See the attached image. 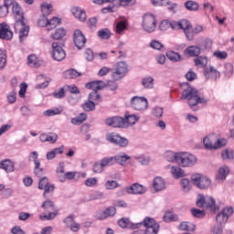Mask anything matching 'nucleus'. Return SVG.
<instances>
[{
	"mask_svg": "<svg viewBox=\"0 0 234 234\" xmlns=\"http://www.w3.org/2000/svg\"><path fill=\"white\" fill-rule=\"evenodd\" d=\"M38 189H44V196L54 191V185L48 184V178L43 177L38 183Z\"/></svg>",
	"mask_w": 234,
	"mask_h": 234,
	"instance_id": "obj_18",
	"label": "nucleus"
},
{
	"mask_svg": "<svg viewBox=\"0 0 234 234\" xmlns=\"http://www.w3.org/2000/svg\"><path fill=\"white\" fill-rule=\"evenodd\" d=\"M171 174L174 178H183L184 176V170L178 166H172L171 167Z\"/></svg>",
	"mask_w": 234,
	"mask_h": 234,
	"instance_id": "obj_41",
	"label": "nucleus"
},
{
	"mask_svg": "<svg viewBox=\"0 0 234 234\" xmlns=\"http://www.w3.org/2000/svg\"><path fill=\"white\" fill-rule=\"evenodd\" d=\"M67 57V53L58 42L52 43V58L55 61H63Z\"/></svg>",
	"mask_w": 234,
	"mask_h": 234,
	"instance_id": "obj_10",
	"label": "nucleus"
},
{
	"mask_svg": "<svg viewBox=\"0 0 234 234\" xmlns=\"http://www.w3.org/2000/svg\"><path fill=\"white\" fill-rule=\"evenodd\" d=\"M150 47L154 48V50H162L164 48V44H161L158 40H153L150 43Z\"/></svg>",
	"mask_w": 234,
	"mask_h": 234,
	"instance_id": "obj_62",
	"label": "nucleus"
},
{
	"mask_svg": "<svg viewBox=\"0 0 234 234\" xmlns=\"http://www.w3.org/2000/svg\"><path fill=\"white\" fill-rule=\"evenodd\" d=\"M224 73L226 76H228V78L233 76V65L230 63L226 64Z\"/></svg>",
	"mask_w": 234,
	"mask_h": 234,
	"instance_id": "obj_63",
	"label": "nucleus"
},
{
	"mask_svg": "<svg viewBox=\"0 0 234 234\" xmlns=\"http://www.w3.org/2000/svg\"><path fill=\"white\" fill-rule=\"evenodd\" d=\"M106 125L119 129H125L127 127V121L121 116H113L105 120Z\"/></svg>",
	"mask_w": 234,
	"mask_h": 234,
	"instance_id": "obj_8",
	"label": "nucleus"
},
{
	"mask_svg": "<svg viewBox=\"0 0 234 234\" xmlns=\"http://www.w3.org/2000/svg\"><path fill=\"white\" fill-rule=\"evenodd\" d=\"M212 231L215 234L224 233V225L223 224H218V223L216 222V225L214 226Z\"/></svg>",
	"mask_w": 234,
	"mask_h": 234,
	"instance_id": "obj_61",
	"label": "nucleus"
},
{
	"mask_svg": "<svg viewBox=\"0 0 234 234\" xmlns=\"http://www.w3.org/2000/svg\"><path fill=\"white\" fill-rule=\"evenodd\" d=\"M127 20L119 21L115 27L116 34H122L123 32H125V30H127Z\"/></svg>",
	"mask_w": 234,
	"mask_h": 234,
	"instance_id": "obj_34",
	"label": "nucleus"
},
{
	"mask_svg": "<svg viewBox=\"0 0 234 234\" xmlns=\"http://www.w3.org/2000/svg\"><path fill=\"white\" fill-rule=\"evenodd\" d=\"M129 72V66L123 61L117 62L112 69V78L114 81H120Z\"/></svg>",
	"mask_w": 234,
	"mask_h": 234,
	"instance_id": "obj_3",
	"label": "nucleus"
},
{
	"mask_svg": "<svg viewBox=\"0 0 234 234\" xmlns=\"http://www.w3.org/2000/svg\"><path fill=\"white\" fill-rule=\"evenodd\" d=\"M206 78L207 80H214L216 81V80L220 78V72H218V70H217V69L214 67L210 66L207 68Z\"/></svg>",
	"mask_w": 234,
	"mask_h": 234,
	"instance_id": "obj_21",
	"label": "nucleus"
},
{
	"mask_svg": "<svg viewBox=\"0 0 234 234\" xmlns=\"http://www.w3.org/2000/svg\"><path fill=\"white\" fill-rule=\"evenodd\" d=\"M43 209H45L48 214L40 215V220H52V218H56V215L58 212H51L56 211V207H54V203L52 201H45L42 204Z\"/></svg>",
	"mask_w": 234,
	"mask_h": 234,
	"instance_id": "obj_6",
	"label": "nucleus"
},
{
	"mask_svg": "<svg viewBox=\"0 0 234 234\" xmlns=\"http://www.w3.org/2000/svg\"><path fill=\"white\" fill-rule=\"evenodd\" d=\"M13 16L15 17V24H14V29L19 30L23 27V25L25 23V14L23 11L13 13Z\"/></svg>",
	"mask_w": 234,
	"mask_h": 234,
	"instance_id": "obj_17",
	"label": "nucleus"
},
{
	"mask_svg": "<svg viewBox=\"0 0 234 234\" xmlns=\"http://www.w3.org/2000/svg\"><path fill=\"white\" fill-rule=\"evenodd\" d=\"M72 16L79 21H87V13L81 7L74 6L70 9Z\"/></svg>",
	"mask_w": 234,
	"mask_h": 234,
	"instance_id": "obj_16",
	"label": "nucleus"
},
{
	"mask_svg": "<svg viewBox=\"0 0 234 234\" xmlns=\"http://www.w3.org/2000/svg\"><path fill=\"white\" fill-rule=\"evenodd\" d=\"M180 154V153H176L175 154L172 151H167L165 153V160H167V162H176V164H178V155Z\"/></svg>",
	"mask_w": 234,
	"mask_h": 234,
	"instance_id": "obj_33",
	"label": "nucleus"
},
{
	"mask_svg": "<svg viewBox=\"0 0 234 234\" xmlns=\"http://www.w3.org/2000/svg\"><path fill=\"white\" fill-rule=\"evenodd\" d=\"M143 29L145 32H154L156 29V16L151 13H147L143 16Z\"/></svg>",
	"mask_w": 234,
	"mask_h": 234,
	"instance_id": "obj_5",
	"label": "nucleus"
},
{
	"mask_svg": "<svg viewBox=\"0 0 234 234\" xmlns=\"http://www.w3.org/2000/svg\"><path fill=\"white\" fill-rule=\"evenodd\" d=\"M59 23H61V19L58 17H53L50 20H48V30H54Z\"/></svg>",
	"mask_w": 234,
	"mask_h": 234,
	"instance_id": "obj_43",
	"label": "nucleus"
},
{
	"mask_svg": "<svg viewBox=\"0 0 234 234\" xmlns=\"http://www.w3.org/2000/svg\"><path fill=\"white\" fill-rule=\"evenodd\" d=\"M57 176L60 182H65V166L63 164H59L57 167Z\"/></svg>",
	"mask_w": 234,
	"mask_h": 234,
	"instance_id": "obj_44",
	"label": "nucleus"
},
{
	"mask_svg": "<svg viewBox=\"0 0 234 234\" xmlns=\"http://www.w3.org/2000/svg\"><path fill=\"white\" fill-rule=\"evenodd\" d=\"M144 228H157V229H160V225H158V223H156V220H154V218H151L149 217H146L143 223Z\"/></svg>",
	"mask_w": 234,
	"mask_h": 234,
	"instance_id": "obj_29",
	"label": "nucleus"
},
{
	"mask_svg": "<svg viewBox=\"0 0 234 234\" xmlns=\"http://www.w3.org/2000/svg\"><path fill=\"white\" fill-rule=\"evenodd\" d=\"M105 187L108 190L116 189V187H118V182H116L114 180L107 181L105 184Z\"/></svg>",
	"mask_w": 234,
	"mask_h": 234,
	"instance_id": "obj_64",
	"label": "nucleus"
},
{
	"mask_svg": "<svg viewBox=\"0 0 234 234\" xmlns=\"http://www.w3.org/2000/svg\"><path fill=\"white\" fill-rule=\"evenodd\" d=\"M177 164L182 167H191L197 164V156L189 153L181 152L177 155Z\"/></svg>",
	"mask_w": 234,
	"mask_h": 234,
	"instance_id": "obj_4",
	"label": "nucleus"
},
{
	"mask_svg": "<svg viewBox=\"0 0 234 234\" xmlns=\"http://www.w3.org/2000/svg\"><path fill=\"white\" fill-rule=\"evenodd\" d=\"M166 57L168 58V59H170V61H180V54H178L177 52L175 51H169L166 53Z\"/></svg>",
	"mask_w": 234,
	"mask_h": 234,
	"instance_id": "obj_52",
	"label": "nucleus"
},
{
	"mask_svg": "<svg viewBox=\"0 0 234 234\" xmlns=\"http://www.w3.org/2000/svg\"><path fill=\"white\" fill-rule=\"evenodd\" d=\"M63 112V108L62 106H59L58 108L47 110L44 112L45 116H56L58 114H61Z\"/></svg>",
	"mask_w": 234,
	"mask_h": 234,
	"instance_id": "obj_40",
	"label": "nucleus"
},
{
	"mask_svg": "<svg viewBox=\"0 0 234 234\" xmlns=\"http://www.w3.org/2000/svg\"><path fill=\"white\" fill-rule=\"evenodd\" d=\"M64 77L67 80H74L75 78H80V72L75 69H69L64 72Z\"/></svg>",
	"mask_w": 234,
	"mask_h": 234,
	"instance_id": "obj_45",
	"label": "nucleus"
},
{
	"mask_svg": "<svg viewBox=\"0 0 234 234\" xmlns=\"http://www.w3.org/2000/svg\"><path fill=\"white\" fill-rule=\"evenodd\" d=\"M63 151H65V146L62 145L58 148H55L50 152L47 153V159L48 160H54L56 158L57 154H63Z\"/></svg>",
	"mask_w": 234,
	"mask_h": 234,
	"instance_id": "obj_26",
	"label": "nucleus"
},
{
	"mask_svg": "<svg viewBox=\"0 0 234 234\" xmlns=\"http://www.w3.org/2000/svg\"><path fill=\"white\" fill-rule=\"evenodd\" d=\"M6 67V50L0 48V70Z\"/></svg>",
	"mask_w": 234,
	"mask_h": 234,
	"instance_id": "obj_48",
	"label": "nucleus"
},
{
	"mask_svg": "<svg viewBox=\"0 0 234 234\" xmlns=\"http://www.w3.org/2000/svg\"><path fill=\"white\" fill-rule=\"evenodd\" d=\"M125 122H127V127L129 125H134L138 122V117L134 114L129 115L128 113H125Z\"/></svg>",
	"mask_w": 234,
	"mask_h": 234,
	"instance_id": "obj_49",
	"label": "nucleus"
},
{
	"mask_svg": "<svg viewBox=\"0 0 234 234\" xmlns=\"http://www.w3.org/2000/svg\"><path fill=\"white\" fill-rule=\"evenodd\" d=\"M106 138L108 142H111L112 144H116V145H120V147H126V145L129 144V141H127V139L114 133L108 134Z\"/></svg>",
	"mask_w": 234,
	"mask_h": 234,
	"instance_id": "obj_12",
	"label": "nucleus"
},
{
	"mask_svg": "<svg viewBox=\"0 0 234 234\" xmlns=\"http://www.w3.org/2000/svg\"><path fill=\"white\" fill-rule=\"evenodd\" d=\"M73 41L77 48L81 49L85 47V43H87V38H85V35L81 32V30L77 29L73 34Z\"/></svg>",
	"mask_w": 234,
	"mask_h": 234,
	"instance_id": "obj_13",
	"label": "nucleus"
},
{
	"mask_svg": "<svg viewBox=\"0 0 234 234\" xmlns=\"http://www.w3.org/2000/svg\"><path fill=\"white\" fill-rule=\"evenodd\" d=\"M27 65H29V67L37 69V67L41 66V61L37 59V57H36V55H29L27 58Z\"/></svg>",
	"mask_w": 234,
	"mask_h": 234,
	"instance_id": "obj_31",
	"label": "nucleus"
},
{
	"mask_svg": "<svg viewBox=\"0 0 234 234\" xmlns=\"http://www.w3.org/2000/svg\"><path fill=\"white\" fill-rule=\"evenodd\" d=\"M84 184L87 187H94L98 184V179L96 177H89Z\"/></svg>",
	"mask_w": 234,
	"mask_h": 234,
	"instance_id": "obj_60",
	"label": "nucleus"
},
{
	"mask_svg": "<svg viewBox=\"0 0 234 234\" xmlns=\"http://www.w3.org/2000/svg\"><path fill=\"white\" fill-rule=\"evenodd\" d=\"M16 32H19V39L23 41V37H28V32H30V27L28 26L24 25L22 26L21 29H15Z\"/></svg>",
	"mask_w": 234,
	"mask_h": 234,
	"instance_id": "obj_35",
	"label": "nucleus"
},
{
	"mask_svg": "<svg viewBox=\"0 0 234 234\" xmlns=\"http://www.w3.org/2000/svg\"><path fill=\"white\" fill-rule=\"evenodd\" d=\"M233 215V207H227L223 208L217 216H216V222L217 224H225L228 223V220H229V217Z\"/></svg>",
	"mask_w": 234,
	"mask_h": 234,
	"instance_id": "obj_9",
	"label": "nucleus"
},
{
	"mask_svg": "<svg viewBox=\"0 0 234 234\" xmlns=\"http://www.w3.org/2000/svg\"><path fill=\"white\" fill-rule=\"evenodd\" d=\"M86 89H92L93 91L101 90V80H95L86 84Z\"/></svg>",
	"mask_w": 234,
	"mask_h": 234,
	"instance_id": "obj_36",
	"label": "nucleus"
},
{
	"mask_svg": "<svg viewBox=\"0 0 234 234\" xmlns=\"http://www.w3.org/2000/svg\"><path fill=\"white\" fill-rule=\"evenodd\" d=\"M191 180L195 186H197L199 189H204V186L200 185L202 182V175L200 174H194L191 176Z\"/></svg>",
	"mask_w": 234,
	"mask_h": 234,
	"instance_id": "obj_42",
	"label": "nucleus"
},
{
	"mask_svg": "<svg viewBox=\"0 0 234 234\" xmlns=\"http://www.w3.org/2000/svg\"><path fill=\"white\" fill-rule=\"evenodd\" d=\"M120 228H129L130 229H140L142 228V222L133 223L129 218H122L118 221Z\"/></svg>",
	"mask_w": 234,
	"mask_h": 234,
	"instance_id": "obj_15",
	"label": "nucleus"
},
{
	"mask_svg": "<svg viewBox=\"0 0 234 234\" xmlns=\"http://www.w3.org/2000/svg\"><path fill=\"white\" fill-rule=\"evenodd\" d=\"M154 81V79H153V77H146L143 79L142 83L144 87H145V89H153Z\"/></svg>",
	"mask_w": 234,
	"mask_h": 234,
	"instance_id": "obj_51",
	"label": "nucleus"
},
{
	"mask_svg": "<svg viewBox=\"0 0 234 234\" xmlns=\"http://www.w3.org/2000/svg\"><path fill=\"white\" fill-rule=\"evenodd\" d=\"M185 6L186 10H190V12H197V10H198V3L195 2V1H187L186 3H185Z\"/></svg>",
	"mask_w": 234,
	"mask_h": 234,
	"instance_id": "obj_46",
	"label": "nucleus"
},
{
	"mask_svg": "<svg viewBox=\"0 0 234 234\" xmlns=\"http://www.w3.org/2000/svg\"><path fill=\"white\" fill-rule=\"evenodd\" d=\"M229 175V167L223 165L219 167L217 178L218 180H226V177Z\"/></svg>",
	"mask_w": 234,
	"mask_h": 234,
	"instance_id": "obj_30",
	"label": "nucleus"
},
{
	"mask_svg": "<svg viewBox=\"0 0 234 234\" xmlns=\"http://www.w3.org/2000/svg\"><path fill=\"white\" fill-rule=\"evenodd\" d=\"M153 186L155 191H163V189H165V181L162 177H155Z\"/></svg>",
	"mask_w": 234,
	"mask_h": 234,
	"instance_id": "obj_27",
	"label": "nucleus"
},
{
	"mask_svg": "<svg viewBox=\"0 0 234 234\" xmlns=\"http://www.w3.org/2000/svg\"><path fill=\"white\" fill-rule=\"evenodd\" d=\"M131 106L135 111H147V108L149 107V101H147L145 97L135 96L131 100Z\"/></svg>",
	"mask_w": 234,
	"mask_h": 234,
	"instance_id": "obj_7",
	"label": "nucleus"
},
{
	"mask_svg": "<svg viewBox=\"0 0 234 234\" xmlns=\"http://www.w3.org/2000/svg\"><path fill=\"white\" fill-rule=\"evenodd\" d=\"M82 109H84L87 112H90V111H94L96 109V104L92 101H89L82 105Z\"/></svg>",
	"mask_w": 234,
	"mask_h": 234,
	"instance_id": "obj_55",
	"label": "nucleus"
},
{
	"mask_svg": "<svg viewBox=\"0 0 234 234\" xmlns=\"http://www.w3.org/2000/svg\"><path fill=\"white\" fill-rule=\"evenodd\" d=\"M39 140L40 142H49V144H56V142H58V134L56 133H42L39 136Z\"/></svg>",
	"mask_w": 234,
	"mask_h": 234,
	"instance_id": "obj_24",
	"label": "nucleus"
},
{
	"mask_svg": "<svg viewBox=\"0 0 234 234\" xmlns=\"http://www.w3.org/2000/svg\"><path fill=\"white\" fill-rule=\"evenodd\" d=\"M183 92H182V100H187L189 107L192 111H197L195 107L198 105V103H204V97L200 95V92L191 87L187 82L182 84Z\"/></svg>",
	"mask_w": 234,
	"mask_h": 234,
	"instance_id": "obj_2",
	"label": "nucleus"
},
{
	"mask_svg": "<svg viewBox=\"0 0 234 234\" xmlns=\"http://www.w3.org/2000/svg\"><path fill=\"white\" fill-rule=\"evenodd\" d=\"M127 192L133 195H144L145 193V187L140 184H134L127 188Z\"/></svg>",
	"mask_w": 234,
	"mask_h": 234,
	"instance_id": "obj_22",
	"label": "nucleus"
},
{
	"mask_svg": "<svg viewBox=\"0 0 234 234\" xmlns=\"http://www.w3.org/2000/svg\"><path fill=\"white\" fill-rule=\"evenodd\" d=\"M221 158L222 160H233L234 153L231 148H225L221 151Z\"/></svg>",
	"mask_w": 234,
	"mask_h": 234,
	"instance_id": "obj_32",
	"label": "nucleus"
},
{
	"mask_svg": "<svg viewBox=\"0 0 234 234\" xmlns=\"http://www.w3.org/2000/svg\"><path fill=\"white\" fill-rule=\"evenodd\" d=\"M159 30L166 32V30H183L189 41L193 39V25L187 19L179 21L163 20L159 25Z\"/></svg>",
	"mask_w": 234,
	"mask_h": 234,
	"instance_id": "obj_1",
	"label": "nucleus"
},
{
	"mask_svg": "<svg viewBox=\"0 0 234 234\" xmlns=\"http://www.w3.org/2000/svg\"><path fill=\"white\" fill-rule=\"evenodd\" d=\"M88 100L90 101H97V103H100V101H101V96L98 94V91H92L90 93Z\"/></svg>",
	"mask_w": 234,
	"mask_h": 234,
	"instance_id": "obj_54",
	"label": "nucleus"
},
{
	"mask_svg": "<svg viewBox=\"0 0 234 234\" xmlns=\"http://www.w3.org/2000/svg\"><path fill=\"white\" fill-rule=\"evenodd\" d=\"M14 37V32L10 29L8 24L3 22L0 24V39H5V41H11Z\"/></svg>",
	"mask_w": 234,
	"mask_h": 234,
	"instance_id": "obj_11",
	"label": "nucleus"
},
{
	"mask_svg": "<svg viewBox=\"0 0 234 234\" xmlns=\"http://www.w3.org/2000/svg\"><path fill=\"white\" fill-rule=\"evenodd\" d=\"M67 32L64 28H58L55 31V33L51 36L53 39H63L65 37Z\"/></svg>",
	"mask_w": 234,
	"mask_h": 234,
	"instance_id": "obj_50",
	"label": "nucleus"
},
{
	"mask_svg": "<svg viewBox=\"0 0 234 234\" xmlns=\"http://www.w3.org/2000/svg\"><path fill=\"white\" fill-rule=\"evenodd\" d=\"M41 12L44 16H50L52 14V4L44 2L41 4Z\"/></svg>",
	"mask_w": 234,
	"mask_h": 234,
	"instance_id": "obj_38",
	"label": "nucleus"
},
{
	"mask_svg": "<svg viewBox=\"0 0 234 234\" xmlns=\"http://www.w3.org/2000/svg\"><path fill=\"white\" fill-rule=\"evenodd\" d=\"M196 67H198L199 69H202L206 67V58L204 57H197L194 59Z\"/></svg>",
	"mask_w": 234,
	"mask_h": 234,
	"instance_id": "obj_57",
	"label": "nucleus"
},
{
	"mask_svg": "<svg viewBox=\"0 0 234 234\" xmlns=\"http://www.w3.org/2000/svg\"><path fill=\"white\" fill-rule=\"evenodd\" d=\"M127 160H131V156L125 154H121L115 156V164H120V165H125Z\"/></svg>",
	"mask_w": 234,
	"mask_h": 234,
	"instance_id": "obj_39",
	"label": "nucleus"
},
{
	"mask_svg": "<svg viewBox=\"0 0 234 234\" xmlns=\"http://www.w3.org/2000/svg\"><path fill=\"white\" fill-rule=\"evenodd\" d=\"M154 6H167L169 5V0H151Z\"/></svg>",
	"mask_w": 234,
	"mask_h": 234,
	"instance_id": "obj_59",
	"label": "nucleus"
},
{
	"mask_svg": "<svg viewBox=\"0 0 234 234\" xmlns=\"http://www.w3.org/2000/svg\"><path fill=\"white\" fill-rule=\"evenodd\" d=\"M114 215H116V207H110L98 216V219L105 220V218H108V217H114Z\"/></svg>",
	"mask_w": 234,
	"mask_h": 234,
	"instance_id": "obj_23",
	"label": "nucleus"
},
{
	"mask_svg": "<svg viewBox=\"0 0 234 234\" xmlns=\"http://www.w3.org/2000/svg\"><path fill=\"white\" fill-rule=\"evenodd\" d=\"M225 145H228V140L222 138L216 141L215 144H207L206 149H220L221 147H225Z\"/></svg>",
	"mask_w": 234,
	"mask_h": 234,
	"instance_id": "obj_25",
	"label": "nucleus"
},
{
	"mask_svg": "<svg viewBox=\"0 0 234 234\" xmlns=\"http://www.w3.org/2000/svg\"><path fill=\"white\" fill-rule=\"evenodd\" d=\"M164 220L165 222H176V220H178V216L166 212L164 216Z\"/></svg>",
	"mask_w": 234,
	"mask_h": 234,
	"instance_id": "obj_53",
	"label": "nucleus"
},
{
	"mask_svg": "<svg viewBox=\"0 0 234 234\" xmlns=\"http://www.w3.org/2000/svg\"><path fill=\"white\" fill-rule=\"evenodd\" d=\"M197 227L195 226V224L187 221L181 222L178 227V229H180L181 231H195Z\"/></svg>",
	"mask_w": 234,
	"mask_h": 234,
	"instance_id": "obj_28",
	"label": "nucleus"
},
{
	"mask_svg": "<svg viewBox=\"0 0 234 234\" xmlns=\"http://www.w3.org/2000/svg\"><path fill=\"white\" fill-rule=\"evenodd\" d=\"M185 54L190 57L198 56L200 54V48L190 46L185 50Z\"/></svg>",
	"mask_w": 234,
	"mask_h": 234,
	"instance_id": "obj_37",
	"label": "nucleus"
},
{
	"mask_svg": "<svg viewBox=\"0 0 234 234\" xmlns=\"http://www.w3.org/2000/svg\"><path fill=\"white\" fill-rule=\"evenodd\" d=\"M39 156V154H37V152H32L29 154V160L30 161H34L35 164V175L36 176H43V169L40 168L41 166V162L39 161V159H37Z\"/></svg>",
	"mask_w": 234,
	"mask_h": 234,
	"instance_id": "obj_14",
	"label": "nucleus"
},
{
	"mask_svg": "<svg viewBox=\"0 0 234 234\" xmlns=\"http://www.w3.org/2000/svg\"><path fill=\"white\" fill-rule=\"evenodd\" d=\"M206 209L207 211H209L210 213H217L218 209H220V207L217 205L216 201L213 197H207L206 201Z\"/></svg>",
	"mask_w": 234,
	"mask_h": 234,
	"instance_id": "obj_19",
	"label": "nucleus"
},
{
	"mask_svg": "<svg viewBox=\"0 0 234 234\" xmlns=\"http://www.w3.org/2000/svg\"><path fill=\"white\" fill-rule=\"evenodd\" d=\"M98 36L101 39H109L111 37V31L108 28L101 29L98 32Z\"/></svg>",
	"mask_w": 234,
	"mask_h": 234,
	"instance_id": "obj_56",
	"label": "nucleus"
},
{
	"mask_svg": "<svg viewBox=\"0 0 234 234\" xmlns=\"http://www.w3.org/2000/svg\"><path fill=\"white\" fill-rule=\"evenodd\" d=\"M191 213L196 218H202V217L206 215V212L204 210H200L198 208H192Z\"/></svg>",
	"mask_w": 234,
	"mask_h": 234,
	"instance_id": "obj_58",
	"label": "nucleus"
},
{
	"mask_svg": "<svg viewBox=\"0 0 234 234\" xmlns=\"http://www.w3.org/2000/svg\"><path fill=\"white\" fill-rule=\"evenodd\" d=\"M101 163L102 164L103 167H109V166L114 165V164H116V159H115V156L105 157L102 160H101Z\"/></svg>",
	"mask_w": 234,
	"mask_h": 234,
	"instance_id": "obj_47",
	"label": "nucleus"
},
{
	"mask_svg": "<svg viewBox=\"0 0 234 234\" xmlns=\"http://www.w3.org/2000/svg\"><path fill=\"white\" fill-rule=\"evenodd\" d=\"M0 169L5 171V173H14L15 165L14 162L9 159H5L4 161L0 162Z\"/></svg>",
	"mask_w": 234,
	"mask_h": 234,
	"instance_id": "obj_20",
	"label": "nucleus"
}]
</instances>
